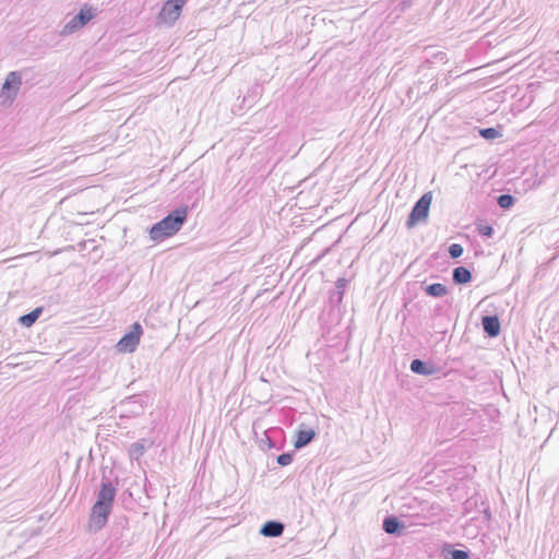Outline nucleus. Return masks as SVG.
Returning <instances> with one entry per match:
<instances>
[{
	"label": "nucleus",
	"mask_w": 559,
	"mask_h": 559,
	"mask_svg": "<svg viewBox=\"0 0 559 559\" xmlns=\"http://www.w3.org/2000/svg\"><path fill=\"white\" fill-rule=\"evenodd\" d=\"M316 437V431L313 429L299 430L296 433V439L294 442L295 448L299 449L307 445L311 440Z\"/></svg>",
	"instance_id": "9d476101"
},
{
	"label": "nucleus",
	"mask_w": 559,
	"mask_h": 559,
	"mask_svg": "<svg viewBox=\"0 0 559 559\" xmlns=\"http://www.w3.org/2000/svg\"><path fill=\"white\" fill-rule=\"evenodd\" d=\"M180 14V10H176L175 7L165 3L159 13V20L165 24H173L179 19Z\"/></svg>",
	"instance_id": "6e6552de"
},
{
	"label": "nucleus",
	"mask_w": 559,
	"mask_h": 559,
	"mask_svg": "<svg viewBox=\"0 0 559 559\" xmlns=\"http://www.w3.org/2000/svg\"><path fill=\"white\" fill-rule=\"evenodd\" d=\"M452 278L455 284H466L472 280V273L464 266H457L453 270Z\"/></svg>",
	"instance_id": "f8f14e48"
},
{
	"label": "nucleus",
	"mask_w": 559,
	"mask_h": 559,
	"mask_svg": "<svg viewBox=\"0 0 559 559\" xmlns=\"http://www.w3.org/2000/svg\"><path fill=\"white\" fill-rule=\"evenodd\" d=\"M485 515H486V518H487V519H490V515H491V514H490L489 510H486V511H485Z\"/></svg>",
	"instance_id": "5701e85b"
},
{
	"label": "nucleus",
	"mask_w": 559,
	"mask_h": 559,
	"mask_svg": "<svg viewBox=\"0 0 559 559\" xmlns=\"http://www.w3.org/2000/svg\"><path fill=\"white\" fill-rule=\"evenodd\" d=\"M21 76L17 72H10L2 85L1 97L11 100L17 94L21 86Z\"/></svg>",
	"instance_id": "423d86ee"
},
{
	"label": "nucleus",
	"mask_w": 559,
	"mask_h": 559,
	"mask_svg": "<svg viewBox=\"0 0 559 559\" xmlns=\"http://www.w3.org/2000/svg\"><path fill=\"white\" fill-rule=\"evenodd\" d=\"M432 201L431 192H427L415 203L412 212L407 218V227L415 226L418 222L424 221L428 217L429 207Z\"/></svg>",
	"instance_id": "20e7f679"
},
{
	"label": "nucleus",
	"mask_w": 559,
	"mask_h": 559,
	"mask_svg": "<svg viewBox=\"0 0 559 559\" xmlns=\"http://www.w3.org/2000/svg\"><path fill=\"white\" fill-rule=\"evenodd\" d=\"M484 331L490 336L496 337L500 333V321L497 316H485L481 319Z\"/></svg>",
	"instance_id": "0eeeda50"
},
{
	"label": "nucleus",
	"mask_w": 559,
	"mask_h": 559,
	"mask_svg": "<svg viewBox=\"0 0 559 559\" xmlns=\"http://www.w3.org/2000/svg\"><path fill=\"white\" fill-rule=\"evenodd\" d=\"M41 313V308H36L27 314H24L20 318V323L24 326L33 325Z\"/></svg>",
	"instance_id": "2eb2a0df"
},
{
	"label": "nucleus",
	"mask_w": 559,
	"mask_h": 559,
	"mask_svg": "<svg viewBox=\"0 0 559 559\" xmlns=\"http://www.w3.org/2000/svg\"><path fill=\"white\" fill-rule=\"evenodd\" d=\"M403 527V525L400 523V521L394 518V516H390V518H386L384 519L383 521V530L388 533V534H395L399 532V530Z\"/></svg>",
	"instance_id": "4468645a"
},
{
	"label": "nucleus",
	"mask_w": 559,
	"mask_h": 559,
	"mask_svg": "<svg viewBox=\"0 0 559 559\" xmlns=\"http://www.w3.org/2000/svg\"><path fill=\"white\" fill-rule=\"evenodd\" d=\"M187 2V0H167V4H170L173 7L176 8V10H180L182 9V7L185 5V3Z\"/></svg>",
	"instance_id": "aec40b11"
},
{
	"label": "nucleus",
	"mask_w": 559,
	"mask_h": 559,
	"mask_svg": "<svg viewBox=\"0 0 559 559\" xmlns=\"http://www.w3.org/2000/svg\"><path fill=\"white\" fill-rule=\"evenodd\" d=\"M277 461H278L280 464L286 465V464L289 463L290 456L287 455V454H282V455L278 456Z\"/></svg>",
	"instance_id": "4be33fe9"
},
{
	"label": "nucleus",
	"mask_w": 559,
	"mask_h": 559,
	"mask_svg": "<svg viewBox=\"0 0 559 559\" xmlns=\"http://www.w3.org/2000/svg\"><path fill=\"white\" fill-rule=\"evenodd\" d=\"M143 329L139 322L132 324L131 330L123 335L117 343L116 347L119 353H133L140 343Z\"/></svg>",
	"instance_id": "7ed1b4c3"
},
{
	"label": "nucleus",
	"mask_w": 559,
	"mask_h": 559,
	"mask_svg": "<svg viewBox=\"0 0 559 559\" xmlns=\"http://www.w3.org/2000/svg\"><path fill=\"white\" fill-rule=\"evenodd\" d=\"M463 247L460 243H452L449 247V254L451 258L456 259L463 254Z\"/></svg>",
	"instance_id": "f3484780"
},
{
	"label": "nucleus",
	"mask_w": 559,
	"mask_h": 559,
	"mask_svg": "<svg viewBox=\"0 0 559 559\" xmlns=\"http://www.w3.org/2000/svg\"><path fill=\"white\" fill-rule=\"evenodd\" d=\"M514 202V199L512 195L510 194H501L499 198H498V204L500 207L502 209H508L510 207Z\"/></svg>",
	"instance_id": "dca6fc26"
},
{
	"label": "nucleus",
	"mask_w": 559,
	"mask_h": 559,
	"mask_svg": "<svg viewBox=\"0 0 559 559\" xmlns=\"http://www.w3.org/2000/svg\"><path fill=\"white\" fill-rule=\"evenodd\" d=\"M451 555L453 559H468V554L464 550H453Z\"/></svg>",
	"instance_id": "412c9836"
},
{
	"label": "nucleus",
	"mask_w": 559,
	"mask_h": 559,
	"mask_svg": "<svg viewBox=\"0 0 559 559\" xmlns=\"http://www.w3.org/2000/svg\"><path fill=\"white\" fill-rule=\"evenodd\" d=\"M284 526L278 522H267L261 528V534L269 537H277L283 534Z\"/></svg>",
	"instance_id": "9b49d317"
},
{
	"label": "nucleus",
	"mask_w": 559,
	"mask_h": 559,
	"mask_svg": "<svg viewBox=\"0 0 559 559\" xmlns=\"http://www.w3.org/2000/svg\"><path fill=\"white\" fill-rule=\"evenodd\" d=\"M411 370L416 374L430 376L435 373L436 368L431 364H427L420 359H414L411 362Z\"/></svg>",
	"instance_id": "1a4fd4ad"
},
{
	"label": "nucleus",
	"mask_w": 559,
	"mask_h": 559,
	"mask_svg": "<svg viewBox=\"0 0 559 559\" xmlns=\"http://www.w3.org/2000/svg\"><path fill=\"white\" fill-rule=\"evenodd\" d=\"M478 231L483 236L490 237L493 234V228L489 225H480Z\"/></svg>",
	"instance_id": "6ab92c4d"
},
{
	"label": "nucleus",
	"mask_w": 559,
	"mask_h": 559,
	"mask_svg": "<svg viewBox=\"0 0 559 559\" xmlns=\"http://www.w3.org/2000/svg\"><path fill=\"white\" fill-rule=\"evenodd\" d=\"M115 499V489L111 484H103L98 493L97 501L92 508L88 527L92 531H99L107 523L112 509Z\"/></svg>",
	"instance_id": "f257e3e1"
},
{
	"label": "nucleus",
	"mask_w": 559,
	"mask_h": 559,
	"mask_svg": "<svg viewBox=\"0 0 559 559\" xmlns=\"http://www.w3.org/2000/svg\"><path fill=\"white\" fill-rule=\"evenodd\" d=\"M95 16L94 9L92 7L85 5L81 9L78 15H75L71 21H69L63 29L62 34L69 35L75 32L79 28H82L86 25L93 17Z\"/></svg>",
	"instance_id": "39448f33"
},
{
	"label": "nucleus",
	"mask_w": 559,
	"mask_h": 559,
	"mask_svg": "<svg viewBox=\"0 0 559 559\" xmlns=\"http://www.w3.org/2000/svg\"><path fill=\"white\" fill-rule=\"evenodd\" d=\"M188 207H180L173 211L169 215L156 223L150 230L153 240H162L174 236L180 230L187 219Z\"/></svg>",
	"instance_id": "f03ea898"
},
{
	"label": "nucleus",
	"mask_w": 559,
	"mask_h": 559,
	"mask_svg": "<svg viewBox=\"0 0 559 559\" xmlns=\"http://www.w3.org/2000/svg\"><path fill=\"white\" fill-rule=\"evenodd\" d=\"M425 290L431 297H443L448 294L447 286L441 283L428 285Z\"/></svg>",
	"instance_id": "ddd939ff"
},
{
	"label": "nucleus",
	"mask_w": 559,
	"mask_h": 559,
	"mask_svg": "<svg viewBox=\"0 0 559 559\" xmlns=\"http://www.w3.org/2000/svg\"><path fill=\"white\" fill-rule=\"evenodd\" d=\"M480 134L488 140L496 139L499 136V131L495 128H486L480 130Z\"/></svg>",
	"instance_id": "a211bd4d"
}]
</instances>
